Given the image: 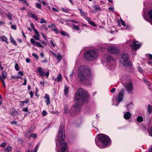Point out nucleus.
I'll return each mask as SVG.
<instances>
[{
	"instance_id": "obj_1",
	"label": "nucleus",
	"mask_w": 152,
	"mask_h": 152,
	"mask_svg": "<svg viewBox=\"0 0 152 152\" xmlns=\"http://www.w3.org/2000/svg\"><path fill=\"white\" fill-rule=\"evenodd\" d=\"M78 79L81 82H89L91 80L92 74L90 69L87 66H80L77 73Z\"/></svg>"
},
{
	"instance_id": "obj_2",
	"label": "nucleus",
	"mask_w": 152,
	"mask_h": 152,
	"mask_svg": "<svg viewBox=\"0 0 152 152\" xmlns=\"http://www.w3.org/2000/svg\"><path fill=\"white\" fill-rule=\"evenodd\" d=\"M89 96L87 92L82 88L78 89L76 94L75 102L76 103L73 105L75 108L79 107L83 102H87Z\"/></svg>"
},
{
	"instance_id": "obj_3",
	"label": "nucleus",
	"mask_w": 152,
	"mask_h": 152,
	"mask_svg": "<svg viewBox=\"0 0 152 152\" xmlns=\"http://www.w3.org/2000/svg\"><path fill=\"white\" fill-rule=\"evenodd\" d=\"M63 129L62 127H60L58 133L57 142H56L57 150L58 152V147H61V152H64L67 149L68 146L66 142L64 141V133L63 132Z\"/></svg>"
},
{
	"instance_id": "obj_4",
	"label": "nucleus",
	"mask_w": 152,
	"mask_h": 152,
	"mask_svg": "<svg viewBox=\"0 0 152 152\" xmlns=\"http://www.w3.org/2000/svg\"><path fill=\"white\" fill-rule=\"evenodd\" d=\"M99 140L96 141L97 145L100 148L103 147L104 146L109 145L110 144V140L109 137L104 134H100L98 135Z\"/></svg>"
},
{
	"instance_id": "obj_5",
	"label": "nucleus",
	"mask_w": 152,
	"mask_h": 152,
	"mask_svg": "<svg viewBox=\"0 0 152 152\" xmlns=\"http://www.w3.org/2000/svg\"><path fill=\"white\" fill-rule=\"evenodd\" d=\"M85 58L89 61H93L98 56L97 52L94 50H90L86 52L84 54Z\"/></svg>"
},
{
	"instance_id": "obj_6",
	"label": "nucleus",
	"mask_w": 152,
	"mask_h": 152,
	"mask_svg": "<svg viewBox=\"0 0 152 152\" xmlns=\"http://www.w3.org/2000/svg\"><path fill=\"white\" fill-rule=\"evenodd\" d=\"M124 87L126 88L129 93L132 94L133 90V85L131 81L126 82L124 84Z\"/></svg>"
},
{
	"instance_id": "obj_7",
	"label": "nucleus",
	"mask_w": 152,
	"mask_h": 152,
	"mask_svg": "<svg viewBox=\"0 0 152 152\" xmlns=\"http://www.w3.org/2000/svg\"><path fill=\"white\" fill-rule=\"evenodd\" d=\"M37 70L39 75L41 76H44L45 75L47 77H48L49 75V72L48 71L45 73L42 69L40 67H38L37 69Z\"/></svg>"
},
{
	"instance_id": "obj_8",
	"label": "nucleus",
	"mask_w": 152,
	"mask_h": 152,
	"mask_svg": "<svg viewBox=\"0 0 152 152\" xmlns=\"http://www.w3.org/2000/svg\"><path fill=\"white\" fill-rule=\"evenodd\" d=\"M122 80L123 83L124 84L126 82L131 81L130 80V77L129 75H123L121 78Z\"/></svg>"
},
{
	"instance_id": "obj_9",
	"label": "nucleus",
	"mask_w": 152,
	"mask_h": 152,
	"mask_svg": "<svg viewBox=\"0 0 152 152\" xmlns=\"http://www.w3.org/2000/svg\"><path fill=\"white\" fill-rule=\"evenodd\" d=\"M132 49L134 50H136L139 49L141 46L140 44L138 41L134 42L132 45H131Z\"/></svg>"
},
{
	"instance_id": "obj_10",
	"label": "nucleus",
	"mask_w": 152,
	"mask_h": 152,
	"mask_svg": "<svg viewBox=\"0 0 152 152\" xmlns=\"http://www.w3.org/2000/svg\"><path fill=\"white\" fill-rule=\"evenodd\" d=\"M107 50L110 53H116L118 52L117 48L113 46L108 47L107 48Z\"/></svg>"
},
{
	"instance_id": "obj_11",
	"label": "nucleus",
	"mask_w": 152,
	"mask_h": 152,
	"mask_svg": "<svg viewBox=\"0 0 152 152\" xmlns=\"http://www.w3.org/2000/svg\"><path fill=\"white\" fill-rule=\"evenodd\" d=\"M124 89H122L121 91L119 93L118 99H117V101L118 103L121 102L123 99L124 93Z\"/></svg>"
},
{
	"instance_id": "obj_12",
	"label": "nucleus",
	"mask_w": 152,
	"mask_h": 152,
	"mask_svg": "<svg viewBox=\"0 0 152 152\" xmlns=\"http://www.w3.org/2000/svg\"><path fill=\"white\" fill-rule=\"evenodd\" d=\"M120 61L121 62V63L125 67H130L132 65L130 61H129L128 60Z\"/></svg>"
},
{
	"instance_id": "obj_13",
	"label": "nucleus",
	"mask_w": 152,
	"mask_h": 152,
	"mask_svg": "<svg viewBox=\"0 0 152 152\" xmlns=\"http://www.w3.org/2000/svg\"><path fill=\"white\" fill-rule=\"evenodd\" d=\"M129 58V56L126 53H123L122 54V57L120 60V61L128 60Z\"/></svg>"
},
{
	"instance_id": "obj_14",
	"label": "nucleus",
	"mask_w": 152,
	"mask_h": 152,
	"mask_svg": "<svg viewBox=\"0 0 152 152\" xmlns=\"http://www.w3.org/2000/svg\"><path fill=\"white\" fill-rule=\"evenodd\" d=\"M10 111L11 112V114L13 116H17L18 114V112L15 110V108L10 109Z\"/></svg>"
},
{
	"instance_id": "obj_15",
	"label": "nucleus",
	"mask_w": 152,
	"mask_h": 152,
	"mask_svg": "<svg viewBox=\"0 0 152 152\" xmlns=\"http://www.w3.org/2000/svg\"><path fill=\"white\" fill-rule=\"evenodd\" d=\"M45 98L46 99V102L47 104V105H49L50 103V101L49 95L47 94H46Z\"/></svg>"
},
{
	"instance_id": "obj_16",
	"label": "nucleus",
	"mask_w": 152,
	"mask_h": 152,
	"mask_svg": "<svg viewBox=\"0 0 152 152\" xmlns=\"http://www.w3.org/2000/svg\"><path fill=\"white\" fill-rule=\"evenodd\" d=\"M131 116V113L129 112H126L124 115V118L126 120H128L130 118Z\"/></svg>"
},
{
	"instance_id": "obj_17",
	"label": "nucleus",
	"mask_w": 152,
	"mask_h": 152,
	"mask_svg": "<svg viewBox=\"0 0 152 152\" xmlns=\"http://www.w3.org/2000/svg\"><path fill=\"white\" fill-rule=\"evenodd\" d=\"M106 60V61L108 62H114V64L115 63L114 60L112 56H111L109 55L107 56Z\"/></svg>"
},
{
	"instance_id": "obj_18",
	"label": "nucleus",
	"mask_w": 152,
	"mask_h": 152,
	"mask_svg": "<svg viewBox=\"0 0 152 152\" xmlns=\"http://www.w3.org/2000/svg\"><path fill=\"white\" fill-rule=\"evenodd\" d=\"M28 15L31 18H33L36 20H38V18L37 16L34 14L30 13L28 14Z\"/></svg>"
},
{
	"instance_id": "obj_19",
	"label": "nucleus",
	"mask_w": 152,
	"mask_h": 152,
	"mask_svg": "<svg viewBox=\"0 0 152 152\" xmlns=\"http://www.w3.org/2000/svg\"><path fill=\"white\" fill-rule=\"evenodd\" d=\"M0 38L2 41L5 42L7 44H8L9 42L7 41V38L5 36H2L0 37Z\"/></svg>"
},
{
	"instance_id": "obj_20",
	"label": "nucleus",
	"mask_w": 152,
	"mask_h": 152,
	"mask_svg": "<svg viewBox=\"0 0 152 152\" xmlns=\"http://www.w3.org/2000/svg\"><path fill=\"white\" fill-rule=\"evenodd\" d=\"M62 78V76L61 74H59L57 76L56 79L55 80L56 81H57L58 82H59L61 81Z\"/></svg>"
},
{
	"instance_id": "obj_21",
	"label": "nucleus",
	"mask_w": 152,
	"mask_h": 152,
	"mask_svg": "<svg viewBox=\"0 0 152 152\" xmlns=\"http://www.w3.org/2000/svg\"><path fill=\"white\" fill-rule=\"evenodd\" d=\"M39 146V145L37 144L36 145L35 148L33 150V151H32L31 150L30 151L29 150H28V151H27L26 152H37Z\"/></svg>"
},
{
	"instance_id": "obj_22",
	"label": "nucleus",
	"mask_w": 152,
	"mask_h": 152,
	"mask_svg": "<svg viewBox=\"0 0 152 152\" xmlns=\"http://www.w3.org/2000/svg\"><path fill=\"white\" fill-rule=\"evenodd\" d=\"M1 75L2 76L1 77H3L4 80L6 79L7 77V74L5 71H2V72L1 73Z\"/></svg>"
},
{
	"instance_id": "obj_23",
	"label": "nucleus",
	"mask_w": 152,
	"mask_h": 152,
	"mask_svg": "<svg viewBox=\"0 0 152 152\" xmlns=\"http://www.w3.org/2000/svg\"><path fill=\"white\" fill-rule=\"evenodd\" d=\"M147 111L149 114L152 112V107L150 104L148 105Z\"/></svg>"
},
{
	"instance_id": "obj_24",
	"label": "nucleus",
	"mask_w": 152,
	"mask_h": 152,
	"mask_svg": "<svg viewBox=\"0 0 152 152\" xmlns=\"http://www.w3.org/2000/svg\"><path fill=\"white\" fill-rule=\"evenodd\" d=\"M69 87H68L66 85H65L64 86V92L65 94L66 95L68 93V91L69 90Z\"/></svg>"
},
{
	"instance_id": "obj_25",
	"label": "nucleus",
	"mask_w": 152,
	"mask_h": 152,
	"mask_svg": "<svg viewBox=\"0 0 152 152\" xmlns=\"http://www.w3.org/2000/svg\"><path fill=\"white\" fill-rule=\"evenodd\" d=\"M12 150V148L10 146H7L5 149V152H10Z\"/></svg>"
},
{
	"instance_id": "obj_26",
	"label": "nucleus",
	"mask_w": 152,
	"mask_h": 152,
	"mask_svg": "<svg viewBox=\"0 0 152 152\" xmlns=\"http://www.w3.org/2000/svg\"><path fill=\"white\" fill-rule=\"evenodd\" d=\"M60 34L63 36H69V34L66 32L62 31H60Z\"/></svg>"
},
{
	"instance_id": "obj_27",
	"label": "nucleus",
	"mask_w": 152,
	"mask_h": 152,
	"mask_svg": "<svg viewBox=\"0 0 152 152\" xmlns=\"http://www.w3.org/2000/svg\"><path fill=\"white\" fill-rule=\"evenodd\" d=\"M72 28L77 30H80V28L78 26L73 24H72Z\"/></svg>"
},
{
	"instance_id": "obj_28",
	"label": "nucleus",
	"mask_w": 152,
	"mask_h": 152,
	"mask_svg": "<svg viewBox=\"0 0 152 152\" xmlns=\"http://www.w3.org/2000/svg\"><path fill=\"white\" fill-rule=\"evenodd\" d=\"M137 121L141 122L143 121V119L142 117L140 116H138L137 118Z\"/></svg>"
},
{
	"instance_id": "obj_29",
	"label": "nucleus",
	"mask_w": 152,
	"mask_h": 152,
	"mask_svg": "<svg viewBox=\"0 0 152 152\" xmlns=\"http://www.w3.org/2000/svg\"><path fill=\"white\" fill-rule=\"evenodd\" d=\"M78 10L80 11L81 16H85L86 15V13L84 12H83L82 9L78 8Z\"/></svg>"
},
{
	"instance_id": "obj_30",
	"label": "nucleus",
	"mask_w": 152,
	"mask_h": 152,
	"mask_svg": "<svg viewBox=\"0 0 152 152\" xmlns=\"http://www.w3.org/2000/svg\"><path fill=\"white\" fill-rule=\"evenodd\" d=\"M133 106V104L132 102L130 103L127 106V108L128 110L129 109L132 107Z\"/></svg>"
},
{
	"instance_id": "obj_31",
	"label": "nucleus",
	"mask_w": 152,
	"mask_h": 152,
	"mask_svg": "<svg viewBox=\"0 0 152 152\" xmlns=\"http://www.w3.org/2000/svg\"><path fill=\"white\" fill-rule=\"evenodd\" d=\"M56 58L58 61H60L62 59V57L60 54H58Z\"/></svg>"
},
{
	"instance_id": "obj_32",
	"label": "nucleus",
	"mask_w": 152,
	"mask_h": 152,
	"mask_svg": "<svg viewBox=\"0 0 152 152\" xmlns=\"http://www.w3.org/2000/svg\"><path fill=\"white\" fill-rule=\"evenodd\" d=\"M30 41V42L34 45L36 46V45L37 42H36L33 39H32V38L31 39Z\"/></svg>"
},
{
	"instance_id": "obj_33",
	"label": "nucleus",
	"mask_w": 152,
	"mask_h": 152,
	"mask_svg": "<svg viewBox=\"0 0 152 152\" xmlns=\"http://www.w3.org/2000/svg\"><path fill=\"white\" fill-rule=\"evenodd\" d=\"M149 18L152 19V10H150L148 13Z\"/></svg>"
},
{
	"instance_id": "obj_34",
	"label": "nucleus",
	"mask_w": 152,
	"mask_h": 152,
	"mask_svg": "<svg viewBox=\"0 0 152 152\" xmlns=\"http://www.w3.org/2000/svg\"><path fill=\"white\" fill-rule=\"evenodd\" d=\"M36 46H37L39 47L42 48H43L44 47L39 42H37L36 45Z\"/></svg>"
},
{
	"instance_id": "obj_35",
	"label": "nucleus",
	"mask_w": 152,
	"mask_h": 152,
	"mask_svg": "<svg viewBox=\"0 0 152 152\" xmlns=\"http://www.w3.org/2000/svg\"><path fill=\"white\" fill-rule=\"evenodd\" d=\"M0 79L3 83V86L5 87L6 85H5V82L4 81L3 77H1V76L0 75Z\"/></svg>"
},
{
	"instance_id": "obj_36",
	"label": "nucleus",
	"mask_w": 152,
	"mask_h": 152,
	"mask_svg": "<svg viewBox=\"0 0 152 152\" xmlns=\"http://www.w3.org/2000/svg\"><path fill=\"white\" fill-rule=\"evenodd\" d=\"M7 16L8 18L10 20H12V15H11V14H7L6 15Z\"/></svg>"
},
{
	"instance_id": "obj_37",
	"label": "nucleus",
	"mask_w": 152,
	"mask_h": 152,
	"mask_svg": "<svg viewBox=\"0 0 152 152\" xmlns=\"http://www.w3.org/2000/svg\"><path fill=\"white\" fill-rule=\"evenodd\" d=\"M36 7L37 8L39 9H41V5L39 3H36L35 4Z\"/></svg>"
},
{
	"instance_id": "obj_38",
	"label": "nucleus",
	"mask_w": 152,
	"mask_h": 152,
	"mask_svg": "<svg viewBox=\"0 0 152 152\" xmlns=\"http://www.w3.org/2000/svg\"><path fill=\"white\" fill-rule=\"evenodd\" d=\"M32 55L36 59H37V60L38 59H39L38 56L36 54H35L34 53H32Z\"/></svg>"
},
{
	"instance_id": "obj_39",
	"label": "nucleus",
	"mask_w": 152,
	"mask_h": 152,
	"mask_svg": "<svg viewBox=\"0 0 152 152\" xmlns=\"http://www.w3.org/2000/svg\"><path fill=\"white\" fill-rule=\"evenodd\" d=\"M34 38L36 40H39V37H40V36H38L37 35H34Z\"/></svg>"
},
{
	"instance_id": "obj_40",
	"label": "nucleus",
	"mask_w": 152,
	"mask_h": 152,
	"mask_svg": "<svg viewBox=\"0 0 152 152\" xmlns=\"http://www.w3.org/2000/svg\"><path fill=\"white\" fill-rule=\"evenodd\" d=\"M15 69L17 71H18L19 70V66L18 64H16L15 65Z\"/></svg>"
},
{
	"instance_id": "obj_41",
	"label": "nucleus",
	"mask_w": 152,
	"mask_h": 152,
	"mask_svg": "<svg viewBox=\"0 0 152 152\" xmlns=\"http://www.w3.org/2000/svg\"><path fill=\"white\" fill-rule=\"evenodd\" d=\"M30 136L31 137H32L34 138H36L37 137V135L36 134H34V133L31 134L30 135Z\"/></svg>"
},
{
	"instance_id": "obj_42",
	"label": "nucleus",
	"mask_w": 152,
	"mask_h": 152,
	"mask_svg": "<svg viewBox=\"0 0 152 152\" xmlns=\"http://www.w3.org/2000/svg\"><path fill=\"white\" fill-rule=\"evenodd\" d=\"M93 7L94 9L96 10H100V7L98 5L94 6H93Z\"/></svg>"
},
{
	"instance_id": "obj_43",
	"label": "nucleus",
	"mask_w": 152,
	"mask_h": 152,
	"mask_svg": "<svg viewBox=\"0 0 152 152\" xmlns=\"http://www.w3.org/2000/svg\"><path fill=\"white\" fill-rule=\"evenodd\" d=\"M40 23H46V22L44 19L41 18L40 20Z\"/></svg>"
},
{
	"instance_id": "obj_44",
	"label": "nucleus",
	"mask_w": 152,
	"mask_h": 152,
	"mask_svg": "<svg viewBox=\"0 0 152 152\" xmlns=\"http://www.w3.org/2000/svg\"><path fill=\"white\" fill-rule=\"evenodd\" d=\"M120 20V21L121 22V23L122 25L123 26H125V22L121 18Z\"/></svg>"
},
{
	"instance_id": "obj_45",
	"label": "nucleus",
	"mask_w": 152,
	"mask_h": 152,
	"mask_svg": "<svg viewBox=\"0 0 152 152\" xmlns=\"http://www.w3.org/2000/svg\"><path fill=\"white\" fill-rule=\"evenodd\" d=\"M22 2L23 4H26L27 6H29V4L27 3L26 0H23Z\"/></svg>"
},
{
	"instance_id": "obj_46",
	"label": "nucleus",
	"mask_w": 152,
	"mask_h": 152,
	"mask_svg": "<svg viewBox=\"0 0 152 152\" xmlns=\"http://www.w3.org/2000/svg\"><path fill=\"white\" fill-rule=\"evenodd\" d=\"M34 31L35 33L36 34V35H37L38 36H40V35H39V33L37 31L36 29H34Z\"/></svg>"
},
{
	"instance_id": "obj_47",
	"label": "nucleus",
	"mask_w": 152,
	"mask_h": 152,
	"mask_svg": "<svg viewBox=\"0 0 152 152\" xmlns=\"http://www.w3.org/2000/svg\"><path fill=\"white\" fill-rule=\"evenodd\" d=\"M61 10L63 11L66 13H68L69 12V11L67 9H65L64 8H61Z\"/></svg>"
},
{
	"instance_id": "obj_48",
	"label": "nucleus",
	"mask_w": 152,
	"mask_h": 152,
	"mask_svg": "<svg viewBox=\"0 0 152 152\" xmlns=\"http://www.w3.org/2000/svg\"><path fill=\"white\" fill-rule=\"evenodd\" d=\"M42 114L43 116H45L47 114V113L45 111H43L42 112Z\"/></svg>"
},
{
	"instance_id": "obj_49",
	"label": "nucleus",
	"mask_w": 152,
	"mask_h": 152,
	"mask_svg": "<svg viewBox=\"0 0 152 152\" xmlns=\"http://www.w3.org/2000/svg\"><path fill=\"white\" fill-rule=\"evenodd\" d=\"M11 28L14 30L16 29V25H12L11 26Z\"/></svg>"
},
{
	"instance_id": "obj_50",
	"label": "nucleus",
	"mask_w": 152,
	"mask_h": 152,
	"mask_svg": "<svg viewBox=\"0 0 152 152\" xmlns=\"http://www.w3.org/2000/svg\"><path fill=\"white\" fill-rule=\"evenodd\" d=\"M50 43L53 47H55V46L56 45V44L53 42L52 40H50Z\"/></svg>"
},
{
	"instance_id": "obj_51",
	"label": "nucleus",
	"mask_w": 152,
	"mask_h": 152,
	"mask_svg": "<svg viewBox=\"0 0 152 152\" xmlns=\"http://www.w3.org/2000/svg\"><path fill=\"white\" fill-rule=\"evenodd\" d=\"M138 70L139 72L140 73H142L143 72V70L140 67H138Z\"/></svg>"
},
{
	"instance_id": "obj_52",
	"label": "nucleus",
	"mask_w": 152,
	"mask_h": 152,
	"mask_svg": "<svg viewBox=\"0 0 152 152\" xmlns=\"http://www.w3.org/2000/svg\"><path fill=\"white\" fill-rule=\"evenodd\" d=\"M24 83H23V85L24 86H25L26 84L27 80L26 78H24Z\"/></svg>"
},
{
	"instance_id": "obj_53",
	"label": "nucleus",
	"mask_w": 152,
	"mask_h": 152,
	"mask_svg": "<svg viewBox=\"0 0 152 152\" xmlns=\"http://www.w3.org/2000/svg\"><path fill=\"white\" fill-rule=\"evenodd\" d=\"M149 134L152 136V126L151 127L150 129Z\"/></svg>"
},
{
	"instance_id": "obj_54",
	"label": "nucleus",
	"mask_w": 152,
	"mask_h": 152,
	"mask_svg": "<svg viewBox=\"0 0 152 152\" xmlns=\"http://www.w3.org/2000/svg\"><path fill=\"white\" fill-rule=\"evenodd\" d=\"M29 94L31 96V97L32 98L33 96V93L32 91H30L29 93Z\"/></svg>"
},
{
	"instance_id": "obj_55",
	"label": "nucleus",
	"mask_w": 152,
	"mask_h": 152,
	"mask_svg": "<svg viewBox=\"0 0 152 152\" xmlns=\"http://www.w3.org/2000/svg\"><path fill=\"white\" fill-rule=\"evenodd\" d=\"M42 27L44 28V29L46 31H47L48 30V28L47 27H46V26L45 25H42Z\"/></svg>"
},
{
	"instance_id": "obj_56",
	"label": "nucleus",
	"mask_w": 152,
	"mask_h": 152,
	"mask_svg": "<svg viewBox=\"0 0 152 152\" xmlns=\"http://www.w3.org/2000/svg\"><path fill=\"white\" fill-rule=\"evenodd\" d=\"M30 26L31 27L34 29H35L34 28V24L32 23H31L30 24Z\"/></svg>"
},
{
	"instance_id": "obj_57",
	"label": "nucleus",
	"mask_w": 152,
	"mask_h": 152,
	"mask_svg": "<svg viewBox=\"0 0 152 152\" xmlns=\"http://www.w3.org/2000/svg\"><path fill=\"white\" fill-rule=\"evenodd\" d=\"M40 42H41L42 44L43 45H46L47 44L43 40H42V41H40Z\"/></svg>"
},
{
	"instance_id": "obj_58",
	"label": "nucleus",
	"mask_w": 152,
	"mask_h": 152,
	"mask_svg": "<svg viewBox=\"0 0 152 152\" xmlns=\"http://www.w3.org/2000/svg\"><path fill=\"white\" fill-rule=\"evenodd\" d=\"M23 111L25 112H26L28 111L27 107H26L23 109Z\"/></svg>"
},
{
	"instance_id": "obj_59",
	"label": "nucleus",
	"mask_w": 152,
	"mask_h": 152,
	"mask_svg": "<svg viewBox=\"0 0 152 152\" xmlns=\"http://www.w3.org/2000/svg\"><path fill=\"white\" fill-rule=\"evenodd\" d=\"M52 10H53L54 11H56L57 12H58L59 11L56 10L55 7H53L52 8Z\"/></svg>"
},
{
	"instance_id": "obj_60",
	"label": "nucleus",
	"mask_w": 152,
	"mask_h": 152,
	"mask_svg": "<svg viewBox=\"0 0 152 152\" xmlns=\"http://www.w3.org/2000/svg\"><path fill=\"white\" fill-rule=\"evenodd\" d=\"M109 9L112 12H113L114 11V8L113 7H110L109 8Z\"/></svg>"
},
{
	"instance_id": "obj_61",
	"label": "nucleus",
	"mask_w": 152,
	"mask_h": 152,
	"mask_svg": "<svg viewBox=\"0 0 152 152\" xmlns=\"http://www.w3.org/2000/svg\"><path fill=\"white\" fill-rule=\"evenodd\" d=\"M148 57L151 60H152V55L151 54H148Z\"/></svg>"
},
{
	"instance_id": "obj_62",
	"label": "nucleus",
	"mask_w": 152,
	"mask_h": 152,
	"mask_svg": "<svg viewBox=\"0 0 152 152\" xmlns=\"http://www.w3.org/2000/svg\"><path fill=\"white\" fill-rule=\"evenodd\" d=\"M18 73L21 76H23V73L22 72H21L20 71H19L18 72Z\"/></svg>"
},
{
	"instance_id": "obj_63",
	"label": "nucleus",
	"mask_w": 152,
	"mask_h": 152,
	"mask_svg": "<svg viewBox=\"0 0 152 152\" xmlns=\"http://www.w3.org/2000/svg\"><path fill=\"white\" fill-rule=\"evenodd\" d=\"M90 24L92 26H95V24L93 22L91 21L90 22Z\"/></svg>"
},
{
	"instance_id": "obj_64",
	"label": "nucleus",
	"mask_w": 152,
	"mask_h": 152,
	"mask_svg": "<svg viewBox=\"0 0 152 152\" xmlns=\"http://www.w3.org/2000/svg\"><path fill=\"white\" fill-rule=\"evenodd\" d=\"M52 31H54L57 32V29L56 28H53L52 29Z\"/></svg>"
}]
</instances>
